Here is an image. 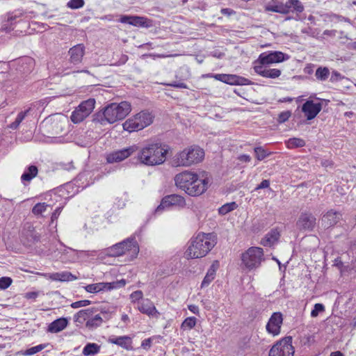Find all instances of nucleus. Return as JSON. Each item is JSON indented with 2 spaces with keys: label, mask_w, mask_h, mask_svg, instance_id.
Segmentation results:
<instances>
[{
  "label": "nucleus",
  "mask_w": 356,
  "mask_h": 356,
  "mask_svg": "<svg viewBox=\"0 0 356 356\" xmlns=\"http://www.w3.org/2000/svg\"><path fill=\"white\" fill-rule=\"evenodd\" d=\"M217 243L215 233L200 232L189 241L185 257L187 259H196L205 257Z\"/></svg>",
  "instance_id": "1"
},
{
  "label": "nucleus",
  "mask_w": 356,
  "mask_h": 356,
  "mask_svg": "<svg viewBox=\"0 0 356 356\" xmlns=\"http://www.w3.org/2000/svg\"><path fill=\"white\" fill-rule=\"evenodd\" d=\"M175 182L178 188L191 196L202 195L208 187L206 178H200L196 173L189 170L176 175Z\"/></svg>",
  "instance_id": "2"
},
{
  "label": "nucleus",
  "mask_w": 356,
  "mask_h": 356,
  "mask_svg": "<svg viewBox=\"0 0 356 356\" xmlns=\"http://www.w3.org/2000/svg\"><path fill=\"white\" fill-rule=\"evenodd\" d=\"M131 111V104L127 102L124 101L119 104L111 103L107 105L102 111L95 113L92 116V121L101 125L113 124L118 120H123Z\"/></svg>",
  "instance_id": "3"
},
{
  "label": "nucleus",
  "mask_w": 356,
  "mask_h": 356,
  "mask_svg": "<svg viewBox=\"0 0 356 356\" xmlns=\"http://www.w3.org/2000/svg\"><path fill=\"white\" fill-rule=\"evenodd\" d=\"M168 147L161 143H149L138 149L137 159L140 163L147 166L161 165L166 159Z\"/></svg>",
  "instance_id": "4"
},
{
  "label": "nucleus",
  "mask_w": 356,
  "mask_h": 356,
  "mask_svg": "<svg viewBox=\"0 0 356 356\" xmlns=\"http://www.w3.org/2000/svg\"><path fill=\"white\" fill-rule=\"evenodd\" d=\"M204 157V151L197 145H192L177 153L173 158L176 166L188 167L201 162Z\"/></svg>",
  "instance_id": "5"
},
{
  "label": "nucleus",
  "mask_w": 356,
  "mask_h": 356,
  "mask_svg": "<svg viewBox=\"0 0 356 356\" xmlns=\"http://www.w3.org/2000/svg\"><path fill=\"white\" fill-rule=\"evenodd\" d=\"M154 115L148 110H143L128 118L122 124L123 129L129 132H134L149 126Z\"/></svg>",
  "instance_id": "6"
},
{
  "label": "nucleus",
  "mask_w": 356,
  "mask_h": 356,
  "mask_svg": "<svg viewBox=\"0 0 356 356\" xmlns=\"http://www.w3.org/2000/svg\"><path fill=\"white\" fill-rule=\"evenodd\" d=\"M126 252H131L135 255L138 254L139 247L135 237L128 238L106 249V254L114 257L121 256Z\"/></svg>",
  "instance_id": "7"
},
{
  "label": "nucleus",
  "mask_w": 356,
  "mask_h": 356,
  "mask_svg": "<svg viewBox=\"0 0 356 356\" xmlns=\"http://www.w3.org/2000/svg\"><path fill=\"white\" fill-rule=\"evenodd\" d=\"M264 260V250L259 247H251L242 254L243 264L249 270L258 268Z\"/></svg>",
  "instance_id": "8"
},
{
  "label": "nucleus",
  "mask_w": 356,
  "mask_h": 356,
  "mask_svg": "<svg viewBox=\"0 0 356 356\" xmlns=\"http://www.w3.org/2000/svg\"><path fill=\"white\" fill-rule=\"evenodd\" d=\"M67 123V119L65 116L57 114L46 118L43 121L42 127L47 130L48 134L58 135L65 131Z\"/></svg>",
  "instance_id": "9"
},
{
  "label": "nucleus",
  "mask_w": 356,
  "mask_h": 356,
  "mask_svg": "<svg viewBox=\"0 0 356 356\" xmlns=\"http://www.w3.org/2000/svg\"><path fill=\"white\" fill-rule=\"evenodd\" d=\"M95 106V99L90 98L83 101L72 113L71 120L74 124L83 121L92 112Z\"/></svg>",
  "instance_id": "10"
},
{
  "label": "nucleus",
  "mask_w": 356,
  "mask_h": 356,
  "mask_svg": "<svg viewBox=\"0 0 356 356\" xmlns=\"http://www.w3.org/2000/svg\"><path fill=\"white\" fill-rule=\"evenodd\" d=\"M292 337H286L277 341L270 348L268 356H293Z\"/></svg>",
  "instance_id": "11"
},
{
  "label": "nucleus",
  "mask_w": 356,
  "mask_h": 356,
  "mask_svg": "<svg viewBox=\"0 0 356 356\" xmlns=\"http://www.w3.org/2000/svg\"><path fill=\"white\" fill-rule=\"evenodd\" d=\"M186 205V201L184 197L172 194L166 195L161 200L160 204L155 210L156 213H160L165 209L172 208H184Z\"/></svg>",
  "instance_id": "12"
},
{
  "label": "nucleus",
  "mask_w": 356,
  "mask_h": 356,
  "mask_svg": "<svg viewBox=\"0 0 356 356\" xmlns=\"http://www.w3.org/2000/svg\"><path fill=\"white\" fill-rule=\"evenodd\" d=\"M296 225L299 231L312 232L316 225V218L311 212L303 211L300 213Z\"/></svg>",
  "instance_id": "13"
},
{
  "label": "nucleus",
  "mask_w": 356,
  "mask_h": 356,
  "mask_svg": "<svg viewBox=\"0 0 356 356\" xmlns=\"http://www.w3.org/2000/svg\"><path fill=\"white\" fill-rule=\"evenodd\" d=\"M138 151V146L136 145L126 148L113 151L106 155V161L108 163H118L129 157Z\"/></svg>",
  "instance_id": "14"
},
{
  "label": "nucleus",
  "mask_w": 356,
  "mask_h": 356,
  "mask_svg": "<svg viewBox=\"0 0 356 356\" xmlns=\"http://www.w3.org/2000/svg\"><path fill=\"white\" fill-rule=\"evenodd\" d=\"M289 56L281 51H270L262 53L259 55L257 61L262 65H268L275 63H281L288 60Z\"/></svg>",
  "instance_id": "15"
},
{
  "label": "nucleus",
  "mask_w": 356,
  "mask_h": 356,
  "mask_svg": "<svg viewBox=\"0 0 356 356\" xmlns=\"http://www.w3.org/2000/svg\"><path fill=\"white\" fill-rule=\"evenodd\" d=\"M323 107L322 103L314 102L313 100H307L302 106V112L304 113L307 120H312L316 117Z\"/></svg>",
  "instance_id": "16"
},
{
  "label": "nucleus",
  "mask_w": 356,
  "mask_h": 356,
  "mask_svg": "<svg viewBox=\"0 0 356 356\" xmlns=\"http://www.w3.org/2000/svg\"><path fill=\"white\" fill-rule=\"evenodd\" d=\"M283 322V316L281 312H274L268 320L266 328L269 334L273 336L280 333L281 325Z\"/></svg>",
  "instance_id": "17"
},
{
  "label": "nucleus",
  "mask_w": 356,
  "mask_h": 356,
  "mask_svg": "<svg viewBox=\"0 0 356 356\" xmlns=\"http://www.w3.org/2000/svg\"><path fill=\"white\" fill-rule=\"evenodd\" d=\"M122 24H128L138 27H149L151 21L147 17L140 16L122 15L119 19Z\"/></svg>",
  "instance_id": "18"
},
{
  "label": "nucleus",
  "mask_w": 356,
  "mask_h": 356,
  "mask_svg": "<svg viewBox=\"0 0 356 356\" xmlns=\"http://www.w3.org/2000/svg\"><path fill=\"white\" fill-rule=\"evenodd\" d=\"M85 46L83 44H79L71 47L68 51L70 63L74 65L81 63L85 54Z\"/></svg>",
  "instance_id": "19"
},
{
  "label": "nucleus",
  "mask_w": 356,
  "mask_h": 356,
  "mask_svg": "<svg viewBox=\"0 0 356 356\" xmlns=\"http://www.w3.org/2000/svg\"><path fill=\"white\" fill-rule=\"evenodd\" d=\"M16 70L22 74L30 73L35 67V60L33 58L25 56L16 60Z\"/></svg>",
  "instance_id": "20"
},
{
  "label": "nucleus",
  "mask_w": 356,
  "mask_h": 356,
  "mask_svg": "<svg viewBox=\"0 0 356 356\" xmlns=\"http://www.w3.org/2000/svg\"><path fill=\"white\" fill-rule=\"evenodd\" d=\"M254 72L265 78L269 79H276L278 78L282 72L279 69L276 68H269L266 65L260 64L259 65H255L254 67Z\"/></svg>",
  "instance_id": "21"
},
{
  "label": "nucleus",
  "mask_w": 356,
  "mask_h": 356,
  "mask_svg": "<svg viewBox=\"0 0 356 356\" xmlns=\"http://www.w3.org/2000/svg\"><path fill=\"white\" fill-rule=\"evenodd\" d=\"M137 308L140 312L149 316H154L159 314L153 302L148 298L143 299L140 302H138Z\"/></svg>",
  "instance_id": "22"
},
{
  "label": "nucleus",
  "mask_w": 356,
  "mask_h": 356,
  "mask_svg": "<svg viewBox=\"0 0 356 356\" xmlns=\"http://www.w3.org/2000/svg\"><path fill=\"white\" fill-rule=\"evenodd\" d=\"M44 276L46 278L50 279L53 281H59V282H70L74 281L78 279V277L73 275L70 272L68 271H63V272H57L53 273H46L44 274Z\"/></svg>",
  "instance_id": "23"
},
{
  "label": "nucleus",
  "mask_w": 356,
  "mask_h": 356,
  "mask_svg": "<svg viewBox=\"0 0 356 356\" xmlns=\"http://www.w3.org/2000/svg\"><path fill=\"white\" fill-rule=\"evenodd\" d=\"M341 218V214L339 212L334 211L332 209L328 211L323 215L322 224L325 228L334 226Z\"/></svg>",
  "instance_id": "24"
},
{
  "label": "nucleus",
  "mask_w": 356,
  "mask_h": 356,
  "mask_svg": "<svg viewBox=\"0 0 356 356\" xmlns=\"http://www.w3.org/2000/svg\"><path fill=\"white\" fill-rule=\"evenodd\" d=\"M280 237V232L277 228L270 229L261 240V244L265 247H272L275 245Z\"/></svg>",
  "instance_id": "25"
},
{
  "label": "nucleus",
  "mask_w": 356,
  "mask_h": 356,
  "mask_svg": "<svg viewBox=\"0 0 356 356\" xmlns=\"http://www.w3.org/2000/svg\"><path fill=\"white\" fill-rule=\"evenodd\" d=\"M58 254H60V257L58 259L60 260L61 262L67 264L74 262L76 260V250L67 248L63 245V248L58 250Z\"/></svg>",
  "instance_id": "26"
},
{
  "label": "nucleus",
  "mask_w": 356,
  "mask_h": 356,
  "mask_svg": "<svg viewBox=\"0 0 356 356\" xmlns=\"http://www.w3.org/2000/svg\"><path fill=\"white\" fill-rule=\"evenodd\" d=\"M224 83L229 85L247 86L252 84V81L245 77L236 74H224Z\"/></svg>",
  "instance_id": "27"
},
{
  "label": "nucleus",
  "mask_w": 356,
  "mask_h": 356,
  "mask_svg": "<svg viewBox=\"0 0 356 356\" xmlns=\"http://www.w3.org/2000/svg\"><path fill=\"white\" fill-rule=\"evenodd\" d=\"M38 173V167L35 165H31L26 167L24 172L21 176V181L22 183L26 186V184L30 183V181L35 178Z\"/></svg>",
  "instance_id": "28"
},
{
  "label": "nucleus",
  "mask_w": 356,
  "mask_h": 356,
  "mask_svg": "<svg viewBox=\"0 0 356 356\" xmlns=\"http://www.w3.org/2000/svg\"><path fill=\"white\" fill-rule=\"evenodd\" d=\"M108 342L127 350H129L131 348V339L128 336H111L108 339Z\"/></svg>",
  "instance_id": "29"
},
{
  "label": "nucleus",
  "mask_w": 356,
  "mask_h": 356,
  "mask_svg": "<svg viewBox=\"0 0 356 356\" xmlns=\"http://www.w3.org/2000/svg\"><path fill=\"white\" fill-rule=\"evenodd\" d=\"M22 16V13L19 10H15L12 13H8L7 14L6 20L3 22L2 25V29L6 32H10L13 29L11 26L15 23V20Z\"/></svg>",
  "instance_id": "30"
},
{
  "label": "nucleus",
  "mask_w": 356,
  "mask_h": 356,
  "mask_svg": "<svg viewBox=\"0 0 356 356\" xmlns=\"http://www.w3.org/2000/svg\"><path fill=\"white\" fill-rule=\"evenodd\" d=\"M68 324V321L65 318H58L51 322L48 326V332L51 333H58L63 330Z\"/></svg>",
  "instance_id": "31"
},
{
  "label": "nucleus",
  "mask_w": 356,
  "mask_h": 356,
  "mask_svg": "<svg viewBox=\"0 0 356 356\" xmlns=\"http://www.w3.org/2000/svg\"><path fill=\"white\" fill-rule=\"evenodd\" d=\"M95 312H96L95 308L81 309L74 315V321L76 322L82 323L83 321H86L90 318L93 316Z\"/></svg>",
  "instance_id": "32"
},
{
  "label": "nucleus",
  "mask_w": 356,
  "mask_h": 356,
  "mask_svg": "<svg viewBox=\"0 0 356 356\" xmlns=\"http://www.w3.org/2000/svg\"><path fill=\"white\" fill-rule=\"evenodd\" d=\"M330 75V70L327 67L319 66L315 72L316 79L321 82L327 81Z\"/></svg>",
  "instance_id": "33"
},
{
  "label": "nucleus",
  "mask_w": 356,
  "mask_h": 356,
  "mask_svg": "<svg viewBox=\"0 0 356 356\" xmlns=\"http://www.w3.org/2000/svg\"><path fill=\"white\" fill-rule=\"evenodd\" d=\"M216 267L214 264H212L209 268L202 284L201 287L204 288L209 286V284L214 280L216 277Z\"/></svg>",
  "instance_id": "34"
},
{
  "label": "nucleus",
  "mask_w": 356,
  "mask_h": 356,
  "mask_svg": "<svg viewBox=\"0 0 356 356\" xmlns=\"http://www.w3.org/2000/svg\"><path fill=\"white\" fill-rule=\"evenodd\" d=\"M103 322V319L99 314L92 316L90 318L88 319L86 323V326L90 330L95 329L99 327Z\"/></svg>",
  "instance_id": "35"
},
{
  "label": "nucleus",
  "mask_w": 356,
  "mask_h": 356,
  "mask_svg": "<svg viewBox=\"0 0 356 356\" xmlns=\"http://www.w3.org/2000/svg\"><path fill=\"white\" fill-rule=\"evenodd\" d=\"M100 346L95 343H87L83 349L82 353L85 356L95 355L99 353Z\"/></svg>",
  "instance_id": "36"
},
{
  "label": "nucleus",
  "mask_w": 356,
  "mask_h": 356,
  "mask_svg": "<svg viewBox=\"0 0 356 356\" xmlns=\"http://www.w3.org/2000/svg\"><path fill=\"white\" fill-rule=\"evenodd\" d=\"M265 10L287 14L289 13V5L288 3H286L285 5H267L265 6Z\"/></svg>",
  "instance_id": "37"
},
{
  "label": "nucleus",
  "mask_w": 356,
  "mask_h": 356,
  "mask_svg": "<svg viewBox=\"0 0 356 356\" xmlns=\"http://www.w3.org/2000/svg\"><path fill=\"white\" fill-rule=\"evenodd\" d=\"M30 109L25 110L24 111L19 112L15 121L10 123L8 125V127L13 130L17 129L19 126L20 125L21 122L24 120L25 117L26 116L27 113L29 112Z\"/></svg>",
  "instance_id": "38"
},
{
  "label": "nucleus",
  "mask_w": 356,
  "mask_h": 356,
  "mask_svg": "<svg viewBox=\"0 0 356 356\" xmlns=\"http://www.w3.org/2000/svg\"><path fill=\"white\" fill-rule=\"evenodd\" d=\"M286 147L289 149H293L297 147H302L305 145V141L299 138H289L286 142Z\"/></svg>",
  "instance_id": "39"
},
{
  "label": "nucleus",
  "mask_w": 356,
  "mask_h": 356,
  "mask_svg": "<svg viewBox=\"0 0 356 356\" xmlns=\"http://www.w3.org/2000/svg\"><path fill=\"white\" fill-rule=\"evenodd\" d=\"M196 323L197 318L195 317H188L182 322L181 329L183 330H190L195 326Z\"/></svg>",
  "instance_id": "40"
},
{
  "label": "nucleus",
  "mask_w": 356,
  "mask_h": 356,
  "mask_svg": "<svg viewBox=\"0 0 356 356\" xmlns=\"http://www.w3.org/2000/svg\"><path fill=\"white\" fill-rule=\"evenodd\" d=\"M48 346V343H42L38 346L31 347L22 352V355L25 356H31L36 354L37 353L42 350Z\"/></svg>",
  "instance_id": "41"
},
{
  "label": "nucleus",
  "mask_w": 356,
  "mask_h": 356,
  "mask_svg": "<svg viewBox=\"0 0 356 356\" xmlns=\"http://www.w3.org/2000/svg\"><path fill=\"white\" fill-rule=\"evenodd\" d=\"M85 289L87 292L93 293L104 291L102 282L88 284L85 287Z\"/></svg>",
  "instance_id": "42"
},
{
  "label": "nucleus",
  "mask_w": 356,
  "mask_h": 356,
  "mask_svg": "<svg viewBox=\"0 0 356 356\" xmlns=\"http://www.w3.org/2000/svg\"><path fill=\"white\" fill-rule=\"evenodd\" d=\"M286 3L289 5V11L291 7L297 13H302L304 10V6L299 0H289Z\"/></svg>",
  "instance_id": "43"
},
{
  "label": "nucleus",
  "mask_w": 356,
  "mask_h": 356,
  "mask_svg": "<svg viewBox=\"0 0 356 356\" xmlns=\"http://www.w3.org/2000/svg\"><path fill=\"white\" fill-rule=\"evenodd\" d=\"M49 207V205L45 202L38 203L33 207L32 212L35 215H41L47 210V207Z\"/></svg>",
  "instance_id": "44"
},
{
  "label": "nucleus",
  "mask_w": 356,
  "mask_h": 356,
  "mask_svg": "<svg viewBox=\"0 0 356 356\" xmlns=\"http://www.w3.org/2000/svg\"><path fill=\"white\" fill-rule=\"evenodd\" d=\"M254 152L256 154V157L259 161L264 160L265 158H266L268 155L270 154V152H268L261 147H255Z\"/></svg>",
  "instance_id": "45"
},
{
  "label": "nucleus",
  "mask_w": 356,
  "mask_h": 356,
  "mask_svg": "<svg viewBox=\"0 0 356 356\" xmlns=\"http://www.w3.org/2000/svg\"><path fill=\"white\" fill-rule=\"evenodd\" d=\"M84 4V0H70L67 3V7L75 10L83 7Z\"/></svg>",
  "instance_id": "46"
},
{
  "label": "nucleus",
  "mask_w": 356,
  "mask_h": 356,
  "mask_svg": "<svg viewBox=\"0 0 356 356\" xmlns=\"http://www.w3.org/2000/svg\"><path fill=\"white\" fill-rule=\"evenodd\" d=\"M251 337L245 336L244 337L241 342H240V346L242 349L245 350L250 348L252 346Z\"/></svg>",
  "instance_id": "47"
},
{
  "label": "nucleus",
  "mask_w": 356,
  "mask_h": 356,
  "mask_svg": "<svg viewBox=\"0 0 356 356\" xmlns=\"http://www.w3.org/2000/svg\"><path fill=\"white\" fill-rule=\"evenodd\" d=\"M13 282V280L9 277H0V290L8 288Z\"/></svg>",
  "instance_id": "48"
},
{
  "label": "nucleus",
  "mask_w": 356,
  "mask_h": 356,
  "mask_svg": "<svg viewBox=\"0 0 356 356\" xmlns=\"http://www.w3.org/2000/svg\"><path fill=\"white\" fill-rule=\"evenodd\" d=\"M325 310V307L321 303H316L314 305V309L311 312L312 317H316L320 312Z\"/></svg>",
  "instance_id": "49"
},
{
  "label": "nucleus",
  "mask_w": 356,
  "mask_h": 356,
  "mask_svg": "<svg viewBox=\"0 0 356 356\" xmlns=\"http://www.w3.org/2000/svg\"><path fill=\"white\" fill-rule=\"evenodd\" d=\"M143 297V293L142 291L138 290L135 291L130 295V298L131 300V302H140L139 300H142Z\"/></svg>",
  "instance_id": "50"
},
{
  "label": "nucleus",
  "mask_w": 356,
  "mask_h": 356,
  "mask_svg": "<svg viewBox=\"0 0 356 356\" xmlns=\"http://www.w3.org/2000/svg\"><path fill=\"white\" fill-rule=\"evenodd\" d=\"M165 85L170 86V87H173V88H184V89L188 88L187 84L184 83L182 81H171L170 83H165Z\"/></svg>",
  "instance_id": "51"
},
{
  "label": "nucleus",
  "mask_w": 356,
  "mask_h": 356,
  "mask_svg": "<svg viewBox=\"0 0 356 356\" xmlns=\"http://www.w3.org/2000/svg\"><path fill=\"white\" fill-rule=\"evenodd\" d=\"M90 303L91 302L88 300H82L72 302L71 304V307L74 309H76L79 307H86L89 305Z\"/></svg>",
  "instance_id": "52"
},
{
  "label": "nucleus",
  "mask_w": 356,
  "mask_h": 356,
  "mask_svg": "<svg viewBox=\"0 0 356 356\" xmlns=\"http://www.w3.org/2000/svg\"><path fill=\"white\" fill-rule=\"evenodd\" d=\"M291 115V113L289 111H283L279 114L277 121L280 123H284L289 120Z\"/></svg>",
  "instance_id": "53"
},
{
  "label": "nucleus",
  "mask_w": 356,
  "mask_h": 356,
  "mask_svg": "<svg viewBox=\"0 0 356 356\" xmlns=\"http://www.w3.org/2000/svg\"><path fill=\"white\" fill-rule=\"evenodd\" d=\"M301 342L304 346H309L312 343L314 342V337L313 335L309 334L305 335L302 337Z\"/></svg>",
  "instance_id": "54"
},
{
  "label": "nucleus",
  "mask_w": 356,
  "mask_h": 356,
  "mask_svg": "<svg viewBox=\"0 0 356 356\" xmlns=\"http://www.w3.org/2000/svg\"><path fill=\"white\" fill-rule=\"evenodd\" d=\"M238 205L235 202L224 204V213L234 211L237 208Z\"/></svg>",
  "instance_id": "55"
},
{
  "label": "nucleus",
  "mask_w": 356,
  "mask_h": 356,
  "mask_svg": "<svg viewBox=\"0 0 356 356\" xmlns=\"http://www.w3.org/2000/svg\"><path fill=\"white\" fill-rule=\"evenodd\" d=\"M104 285V291H110L115 289H118V286L117 285V282H102Z\"/></svg>",
  "instance_id": "56"
},
{
  "label": "nucleus",
  "mask_w": 356,
  "mask_h": 356,
  "mask_svg": "<svg viewBox=\"0 0 356 356\" xmlns=\"http://www.w3.org/2000/svg\"><path fill=\"white\" fill-rule=\"evenodd\" d=\"M342 78H343V76L341 74V73H339V72H337L336 70H334L332 72L330 80L331 82H334V81H338L342 79Z\"/></svg>",
  "instance_id": "57"
},
{
  "label": "nucleus",
  "mask_w": 356,
  "mask_h": 356,
  "mask_svg": "<svg viewBox=\"0 0 356 356\" xmlns=\"http://www.w3.org/2000/svg\"><path fill=\"white\" fill-rule=\"evenodd\" d=\"M269 186H270L269 180L264 179L255 188V190L258 191L259 189L267 188Z\"/></svg>",
  "instance_id": "58"
},
{
  "label": "nucleus",
  "mask_w": 356,
  "mask_h": 356,
  "mask_svg": "<svg viewBox=\"0 0 356 356\" xmlns=\"http://www.w3.org/2000/svg\"><path fill=\"white\" fill-rule=\"evenodd\" d=\"M314 65L309 63L305 67L303 71L305 74H312L314 72Z\"/></svg>",
  "instance_id": "59"
},
{
  "label": "nucleus",
  "mask_w": 356,
  "mask_h": 356,
  "mask_svg": "<svg viewBox=\"0 0 356 356\" xmlns=\"http://www.w3.org/2000/svg\"><path fill=\"white\" fill-rule=\"evenodd\" d=\"M63 209L62 207H57L51 215V221L56 220Z\"/></svg>",
  "instance_id": "60"
},
{
  "label": "nucleus",
  "mask_w": 356,
  "mask_h": 356,
  "mask_svg": "<svg viewBox=\"0 0 356 356\" xmlns=\"http://www.w3.org/2000/svg\"><path fill=\"white\" fill-rule=\"evenodd\" d=\"M188 309L194 314L199 315L200 309L198 306L195 305H190L188 306Z\"/></svg>",
  "instance_id": "61"
},
{
  "label": "nucleus",
  "mask_w": 356,
  "mask_h": 356,
  "mask_svg": "<svg viewBox=\"0 0 356 356\" xmlns=\"http://www.w3.org/2000/svg\"><path fill=\"white\" fill-rule=\"evenodd\" d=\"M238 159L241 162L249 163L251 161V157L248 154H241L238 156Z\"/></svg>",
  "instance_id": "62"
},
{
  "label": "nucleus",
  "mask_w": 356,
  "mask_h": 356,
  "mask_svg": "<svg viewBox=\"0 0 356 356\" xmlns=\"http://www.w3.org/2000/svg\"><path fill=\"white\" fill-rule=\"evenodd\" d=\"M151 344H152V340L150 338H148V339H145V340H143L142 341L141 346L143 348L147 349V348H150Z\"/></svg>",
  "instance_id": "63"
},
{
  "label": "nucleus",
  "mask_w": 356,
  "mask_h": 356,
  "mask_svg": "<svg viewBox=\"0 0 356 356\" xmlns=\"http://www.w3.org/2000/svg\"><path fill=\"white\" fill-rule=\"evenodd\" d=\"M38 296V292L32 291L28 292L25 294V298L26 299H35Z\"/></svg>",
  "instance_id": "64"
}]
</instances>
